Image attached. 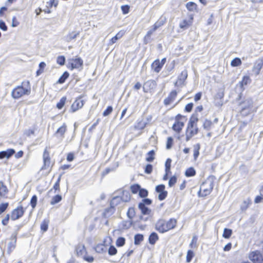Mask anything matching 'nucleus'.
<instances>
[{"label":"nucleus","mask_w":263,"mask_h":263,"mask_svg":"<svg viewBox=\"0 0 263 263\" xmlns=\"http://www.w3.org/2000/svg\"><path fill=\"white\" fill-rule=\"evenodd\" d=\"M215 179L214 176H210L207 179L202 183L200 186V190L198 192V195L199 197H205L211 193L214 187V182Z\"/></svg>","instance_id":"obj_3"},{"label":"nucleus","mask_w":263,"mask_h":263,"mask_svg":"<svg viewBox=\"0 0 263 263\" xmlns=\"http://www.w3.org/2000/svg\"><path fill=\"white\" fill-rule=\"evenodd\" d=\"M157 85L156 82L154 80H149L145 82L143 85V89L145 92L151 91L155 88Z\"/></svg>","instance_id":"obj_10"},{"label":"nucleus","mask_w":263,"mask_h":263,"mask_svg":"<svg viewBox=\"0 0 263 263\" xmlns=\"http://www.w3.org/2000/svg\"><path fill=\"white\" fill-rule=\"evenodd\" d=\"M165 23V21H163L162 20H159V21H158L157 22H156L154 24V25L153 26L156 29H157L158 28L160 27L161 26H162V25H163V24H164Z\"/></svg>","instance_id":"obj_58"},{"label":"nucleus","mask_w":263,"mask_h":263,"mask_svg":"<svg viewBox=\"0 0 263 263\" xmlns=\"http://www.w3.org/2000/svg\"><path fill=\"white\" fill-rule=\"evenodd\" d=\"M138 208L143 215H149L151 213V210L142 203H139Z\"/></svg>","instance_id":"obj_29"},{"label":"nucleus","mask_w":263,"mask_h":263,"mask_svg":"<svg viewBox=\"0 0 263 263\" xmlns=\"http://www.w3.org/2000/svg\"><path fill=\"white\" fill-rule=\"evenodd\" d=\"M141 188L140 185L138 184H135L130 186L131 191L133 194L139 193Z\"/></svg>","instance_id":"obj_42"},{"label":"nucleus","mask_w":263,"mask_h":263,"mask_svg":"<svg viewBox=\"0 0 263 263\" xmlns=\"http://www.w3.org/2000/svg\"><path fill=\"white\" fill-rule=\"evenodd\" d=\"M198 121L197 114H193L191 117L188 122L186 129V141H189L191 138L195 135H197L199 132V129L197 126V122Z\"/></svg>","instance_id":"obj_1"},{"label":"nucleus","mask_w":263,"mask_h":263,"mask_svg":"<svg viewBox=\"0 0 263 263\" xmlns=\"http://www.w3.org/2000/svg\"><path fill=\"white\" fill-rule=\"evenodd\" d=\"M10 241L8 243L7 253L9 255L15 249L17 240V232L12 233L10 238Z\"/></svg>","instance_id":"obj_4"},{"label":"nucleus","mask_w":263,"mask_h":263,"mask_svg":"<svg viewBox=\"0 0 263 263\" xmlns=\"http://www.w3.org/2000/svg\"><path fill=\"white\" fill-rule=\"evenodd\" d=\"M172 160L170 158H167L165 163V171L166 173H170L171 167Z\"/></svg>","instance_id":"obj_47"},{"label":"nucleus","mask_w":263,"mask_h":263,"mask_svg":"<svg viewBox=\"0 0 263 263\" xmlns=\"http://www.w3.org/2000/svg\"><path fill=\"white\" fill-rule=\"evenodd\" d=\"M57 63L61 66H63L65 63V58L64 55H60L57 57Z\"/></svg>","instance_id":"obj_48"},{"label":"nucleus","mask_w":263,"mask_h":263,"mask_svg":"<svg viewBox=\"0 0 263 263\" xmlns=\"http://www.w3.org/2000/svg\"><path fill=\"white\" fill-rule=\"evenodd\" d=\"M113 110V108L111 106H108L107 108L103 111V116L104 117L110 115Z\"/></svg>","instance_id":"obj_56"},{"label":"nucleus","mask_w":263,"mask_h":263,"mask_svg":"<svg viewBox=\"0 0 263 263\" xmlns=\"http://www.w3.org/2000/svg\"><path fill=\"white\" fill-rule=\"evenodd\" d=\"M135 215V210L133 207H130L128 209L127 212V216L129 219L132 220Z\"/></svg>","instance_id":"obj_40"},{"label":"nucleus","mask_w":263,"mask_h":263,"mask_svg":"<svg viewBox=\"0 0 263 263\" xmlns=\"http://www.w3.org/2000/svg\"><path fill=\"white\" fill-rule=\"evenodd\" d=\"M121 10L124 14H127L129 11V6L127 5H123L121 6Z\"/></svg>","instance_id":"obj_64"},{"label":"nucleus","mask_w":263,"mask_h":263,"mask_svg":"<svg viewBox=\"0 0 263 263\" xmlns=\"http://www.w3.org/2000/svg\"><path fill=\"white\" fill-rule=\"evenodd\" d=\"M251 203V200L249 198H248L247 199H245L241 203L240 205V210L242 211L246 210Z\"/></svg>","instance_id":"obj_31"},{"label":"nucleus","mask_w":263,"mask_h":263,"mask_svg":"<svg viewBox=\"0 0 263 263\" xmlns=\"http://www.w3.org/2000/svg\"><path fill=\"white\" fill-rule=\"evenodd\" d=\"M263 66V58H260L258 59L254 64L252 68L253 71H254L256 75L259 74L260 71Z\"/></svg>","instance_id":"obj_13"},{"label":"nucleus","mask_w":263,"mask_h":263,"mask_svg":"<svg viewBox=\"0 0 263 263\" xmlns=\"http://www.w3.org/2000/svg\"><path fill=\"white\" fill-rule=\"evenodd\" d=\"M153 171V165L151 164H147L145 167L144 172L147 174H150Z\"/></svg>","instance_id":"obj_59"},{"label":"nucleus","mask_w":263,"mask_h":263,"mask_svg":"<svg viewBox=\"0 0 263 263\" xmlns=\"http://www.w3.org/2000/svg\"><path fill=\"white\" fill-rule=\"evenodd\" d=\"M48 228V221L44 220L41 224V229L43 232L47 231Z\"/></svg>","instance_id":"obj_51"},{"label":"nucleus","mask_w":263,"mask_h":263,"mask_svg":"<svg viewBox=\"0 0 263 263\" xmlns=\"http://www.w3.org/2000/svg\"><path fill=\"white\" fill-rule=\"evenodd\" d=\"M77 254L78 255H82L83 253H86V249L84 246L79 247L77 250Z\"/></svg>","instance_id":"obj_61"},{"label":"nucleus","mask_w":263,"mask_h":263,"mask_svg":"<svg viewBox=\"0 0 263 263\" xmlns=\"http://www.w3.org/2000/svg\"><path fill=\"white\" fill-rule=\"evenodd\" d=\"M173 143V139L171 137H169L167 139V142L166 144V148L169 149L172 148Z\"/></svg>","instance_id":"obj_54"},{"label":"nucleus","mask_w":263,"mask_h":263,"mask_svg":"<svg viewBox=\"0 0 263 263\" xmlns=\"http://www.w3.org/2000/svg\"><path fill=\"white\" fill-rule=\"evenodd\" d=\"M115 209L112 206L110 205L109 207L106 208L103 213V216L105 218H108L111 216L115 212Z\"/></svg>","instance_id":"obj_24"},{"label":"nucleus","mask_w":263,"mask_h":263,"mask_svg":"<svg viewBox=\"0 0 263 263\" xmlns=\"http://www.w3.org/2000/svg\"><path fill=\"white\" fill-rule=\"evenodd\" d=\"M0 29L3 31H6L8 30L7 26L5 22L2 20H0Z\"/></svg>","instance_id":"obj_62"},{"label":"nucleus","mask_w":263,"mask_h":263,"mask_svg":"<svg viewBox=\"0 0 263 263\" xmlns=\"http://www.w3.org/2000/svg\"><path fill=\"white\" fill-rule=\"evenodd\" d=\"M109 255L112 256L116 254L117 253V249L114 246H110L108 251Z\"/></svg>","instance_id":"obj_55"},{"label":"nucleus","mask_w":263,"mask_h":263,"mask_svg":"<svg viewBox=\"0 0 263 263\" xmlns=\"http://www.w3.org/2000/svg\"><path fill=\"white\" fill-rule=\"evenodd\" d=\"M69 74L67 71H65L59 79L57 83L59 84L64 83L66 80L69 77Z\"/></svg>","instance_id":"obj_35"},{"label":"nucleus","mask_w":263,"mask_h":263,"mask_svg":"<svg viewBox=\"0 0 263 263\" xmlns=\"http://www.w3.org/2000/svg\"><path fill=\"white\" fill-rule=\"evenodd\" d=\"M186 9L190 12H197V5L193 2H189L185 5Z\"/></svg>","instance_id":"obj_25"},{"label":"nucleus","mask_w":263,"mask_h":263,"mask_svg":"<svg viewBox=\"0 0 263 263\" xmlns=\"http://www.w3.org/2000/svg\"><path fill=\"white\" fill-rule=\"evenodd\" d=\"M152 68L156 72L158 73L160 71L162 66L159 63V60L157 59L152 64Z\"/></svg>","instance_id":"obj_22"},{"label":"nucleus","mask_w":263,"mask_h":263,"mask_svg":"<svg viewBox=\"0 0 263 263\" xmlns=\"http://www.w3.org/2000/svg\"><path fill=\"white\" fill-rule=\"evenodd\" d=\"M177 92L176 90H172L168 97L164 100V104L165 105H169L172 102H173L175 98L176 97Z\"/></svg>","instance_id":"obj_16"},{"label":"nucleus","mask_w":263,"mask_h":263,"mask_svg":"<svg viewBox=\"0 0 263 263\" xmlns=\"http://www.w3.org/2000/svg\"><path fill=\"white\" fill-rule=\"evenodd\" d=\"M144 239V236L141 234H136L134 236V243L139 245Z\"/></svg>","instance_id":"obj_32"},{"label":"nucleus","mask_w":263,"mask_h":263,"mask_svg":"<svg viewBox=\"0 0 263 263\" xmlns=\"http://www.w3.org/2000/svg\"><path fill=\"white\" fill-rule=\"evenodd\" d=\"M156 30L157 29H156L153 26L152 28L147 31V33L146 34L144 37V43L145 44H147L152 41V39H151V36Z\"/></svg>","instance_id":"obj_19"},{"label":"nucleus","mask_w":263,"mask_h":263,"mask_svg":"<svg viewBox=\"0 0 263 263\" xmlns=\"http://www.w3.org/2000/svg\"><path fill=\"white\" fill-rule=\"evenodd\" d=\"M195 174H196V171H195V169L192 167H189V168H187L185 172V175L188 177H193V176H195Z\"/></svg>","instance_id":"obj_38"},{"label":"nucleus","mask_w":263,"mask_h":263,"mask_svg":"<svg viewBox=\"0 0 263 263\" xmlns=\"http://www.w3.org/2000/svg\"><path fill=\"white\" fill-rule=\"evenodd\" d=\"M133 224L132 220H124L120 223V228L122 230H127L129 229Z\"/></svg>","instance_id":"obj_23"},{"label":"nucleus","mask_w":263,"mask_h":263,"mask_svg":"<svg viewBox=\"0 0 263 263\" xmlns=\"http://www.w3.org/2000/svg\"><path fill=\"white\" fill-rule=\"evenodd\" d=\"M37 197L36 195H33L30 200V205L32 209H34L36 205Z\"/></svg>","instance_id":"obj_52"},{"label":"nucleus","mask_w":263,"mask_h":263,"mask_svg":"<svg viewBox=\"0 0 263 263\" xmlns=\"http://www.w3.org/2000/svg\"><path fill=\"white\" fill-rule=\"evenodd\" d=\"M249 258L254 263H262L263 256L258 251L252 252L249 254Z\"/></svg>","instance_id":"obj_6"},{"label":"nucleus","mask_w":263,"mask_h":263,"mask_svg":"<svg viewBox=\"0 0 263 263\" xmlns=\"http://www.w3.org/2000/svg\"><path fill=\"white\" fill-rule=\"evenodd\" d=\"M184 125V123L183 122L175 121L172 126V129L177 133H179L181 131Z\"/></svg>","instance_id":"obj_20"},{"label":"nucleus","mask_w":263,"mask_h":263,"mask_svg":"<svg viewBox=\"0 0 263 263\" xmlns=\"http://www.w3.org/2000/svg\"><path fill=\"white\" fill-rule=\"evenodd\" d=\"M187 77V70L184 69L183 70L180 74L178 76L177 80L175 83V86H180L184 85V82Z\"/></svg>","instance_id":"obj_11"},{"label":"nucleus","mask_w":263,"mask_h":263,"mask_svg":"<svg viewBox=\"0 0 263 263\" xmlns=\"http://www.w3.org/2000/svg\"><path fill=\"white\" fill-rule=\"evenodd\" d=\"M67 126L65 123H64L61 127H60L55 133V136L57 137H61L62 138H64V134L66 132Z\"/></svg>","instance_id":"obj_21"},{"label":"nucleus","mask_w":263,"mask_h":263,"mask_svg":"<svg viewBox=\"0 0 263 263\" xmlns=\"http://www.w3.org/2000/svg\"><path fill=\"white\" fill-rule=\"evenodd\" d=\"M80 34V32L73 31L69 33L67 35H66L65 37V40L68 42H70L71 40L76 39L77 36H78Z\"/></svg>","instance_id":"obj_26"},{"label":"nucleus","mask_w":263,"mask_h":263,"mask_svg":"<svg viewBox=\"0 0 263 263\" xmlns=\"http://www.w3.org/2000/svg\"><path fill=\"white\" fill-rule=\"evenodd\" d=\"M155 229L160 233H164L167 232L166 221L160 219L155 224Z\"/></svg>","instance_id":"obj_7"},{"label":"nucleus","mask_w":263,"mask_h":263,"mask_svg":"<svg viewBox=\"0 0 263 263\" xmlns=\"http://www.w3.org/2000/svg\"><path fill=\"white\" fill-rule=\"evenodd\" d=\"M69 68L71 70H73L75 68H79L81 67L83 65V61L80 57H78L74 59H72L71 61L69 62Z\"/></svg>","instance_id":"obj_9"},{"label":"nucleus","mask_w":263,"mask_h":263,"mask_svg":"<svg viewBox=\"0 0 263 263\" xmlns=\"http://www.w3.org/2000/svg\"><path fill=\"white\" fill-rule=\"evenodd\" d=\"M148 193V192L147 190L141 188L139 192V196L141 198H145L147 196Z\"/></svg>","instance_id":"obj_50"},{"label":"nucleus","mask_w":263,"mask_h":263,"mask_svg":"<svg viewBox=\"0 0 263 263\" xmlns=\"http://www.w3.org/2000/svg\"><path fill=\"white\" fill-rule=\"evenodd\" d=\"M232 234V230L230 229L224 228L223 230V233L222 236L226 239H229Z\"/></svg>","instance_id":"obj_36"},{"label":"nucleus","mask_w":263,"mask_h":263,"mask_svg":"<svg viewBox=\"0 0 263 263\" xmlns=\"http://www.w3.org/2000/svg\"><path fill=\"white\" fill-rule=\"evenodd\" d=\"M165 186L163 184H159L156 186L155 191L159 193L158 198L160 201L164 200L167 195V192L165 191Z\"/></svg>","instance_id":"obj_5"},{"label":"nucleus","mask_w":263,"mask_h":263,"mask_svg":"<svg viewBox=\"0 0 263 263\" xmlns=\"http://www.w3.org/2000/svg\"><path fill=\"white\" fill-rule=\"evenodd\" d=\"M213 125L212 122L211 120L206 119L203 124V127L204 129L206 130H210Z\"/></svg>","instance_id":"obj_37"},{"label":"nucleus","mask_w":263,"mask_h":263,"mask_svg":"<svg viewBox=\"0 0 263 263\" xmlns=\"http://www.w3.org/2000/svg\"><path fill=\"white\" fill-rule=\"evenodd\" d=\"M159 239L158 234L156 232H152L149 236L148 242L151 245H154Z\"/></svg>","instance_id":"obj_27"},{"label":"nucleus","mask_w":263,"mask_h":263,"mask_svg":"<svg viewBox=\"0 0 263 263\" xmlns=\"http://www.w3.org/2000/svg\"><path fill=\"white\" fill-rule=\"evenodd\" d=\"M251 82V79L249 76H244L241 80L239 82L240 86L242 89V90H244V88H243L244 85H247L248 84L250 83Z\"/></svg>","instance_id":"obj_33"},{"label":"nucleus","mask_w":263,"mask_h":263,"mask_svg":"<svg viewBox=\"0 0 263 263\" xmlns=\"http://www.w3.org/2000/svg\"><path fill=\"white\" fill-rule=\"evenodd\" d=\"M177 177L175 176L171 177L168 181V186L172 187L177 182Z\"/></svg>","instance_id":"obj_57"},{"label":"nucleus","mask_w":263,"mask_h":263,"mask_svg":"<svg viewBox=\"0 0 263 263\" xmlns=\"http://www.w3.org/2000/svg\"><path fill=\"white\" fill-rule=\"evenodd\" d=\"M240 114L242 116H246L250 114L251 108H241Z\"/></svg>","instance_id":"obj_60"},{"label":"nucleus","mask_w":263,"mask_h":263,"mask_svg":"<svg viewBox=\"0 0 263 263\" xmlns=\"http://www.w3.org/2000/svg\"><path fill=\"white\" fill-rule=\"evenodd\" d=\"M198 240V237L197 236L194 235L193 236L192 241L191 243H190V246L192 248H197V242Z\"/></svg>","instance_id":"obj_49"},{"label":"nucleus","mask_w":263,"mask_h":263,"mask_svg":"<svg viewBox=\"0 0 263 263\" xmlns=\"http://www.w3.org/2000/svg\"><path fill=\"white\" fill-rule=\"evenodd\" d=\"M194 256V252L191 250H188L186 256V261L187 262H190Z\"/></svg>","instance_id":"obj_44"},{"label":"nucleus","mask_w":263,"mask_h":263,"mask_svg":"<svg viewBox=\"0 0 263 263\" xmlns=\"http://www.w3.org/2000/svg\"><path fill=\"white\" fill-rule=\"evenodd\" d=\"M253 104V100L250 98L246 99L243 101L239 103V106L241 108H251Z\"/></svg>","instance_id":"obj_18"},{"label":"nucleus","mask_w":263,"mask_h":263,"mask_svg":"<svg viewBox=\"0 0 263 263\" xmlns=\"http://www.w3.org/2000/svg\"><path fill=\"white\" fill-rule=\"evenodd\" d=\"M43 157L44 166L42 167V169H47L50 166V158L49 157V153L47 151L46 148L44 150Z\"/></svg>","instance_id":"obj_14"},{"label":"nucleus","mask_w":263,"mask_h":263,"mask_svg":"<svg viewBox=\"0 0 263 263\" xmlns=\"http://www.w3.org/2000/svg\"><path fill=\"white\" fill-rule=\"evenodd\" d=\"M193 105V103H189L187 104L185 106L184 111L187 112H191L192 110Z\"/></svg>","instance_id":"obj_63"},{"label":"nucleus","mask_w":263,"mask_h":263,"mask_svg":"<svg viewBox=\"0 0 263 263\" xmlns=\"http://www.w3.org/2000/svg\"><path fill=\"white\" fill-rule=\"evenodd\" d=\"M120 196L122 202H127L130 200V194L129 191L126 190H120L117 192Z\"/></svg>","instance_id":"obj_12"},{"label":"nucleus","mask_w":263,"mask_h":263,"mask_svg":"<svg viewBox=\"0 0 263 263\" xmlns=\"http://www.w3.org/2000/svg\"><path fill=\"white\" fill-rule=\"evenodd\" d=\"M95 251L98 253H103L106 252V247L103 244H98L95 248Z\"/></svg>","instance_id":"obj_34"},{"label":"nucleus","mask_w":263,"mask_h":263,"mask_svg":"<svg viewBox=\"0 0 263 263\" xmlns=\"http://www.w3.org/2000/svg\"><path fill=\"white\" fill-rule=\"evenodd\" d=\"M242 62L240 58H235L231 62L232 67H237L241 64Z\"/></svg>","instance_id":"obj_41"},{"label":"nucleus","mask_w":263,"mask_h":263,"mask_svg":"<svg viewBox=\"0 0 263 263\" xmlns=\"http://www.w3.org/2000/svg\"><path fill=\"white\" fill-rule=\"evenodd\" d=\"M9 206V203H2L0 204V215L4 213L8 208Z\"/></svg>","instance_id":"obj_53"},{"label":"nucleus","mask_w":263,"mask_h":263,"mask_svg":"<svg viewBox=\"0 0 263 263\" xmlns=\"http://www.w3.org/2000/svg\"><path fill=\"white\" fill-rule=\"evenodd\" d=\"M66 101V97H63L62 98H61L60 101L57 104V107L59 109H62L63 107L64 106Z\"/></svg>","instance_id":"obj_43"},{"label":"nucleus","mask_w":263,"mask_h":263,"mask_svg":"<svg viewBox=\"0 0 263 263\" xmlns=\"http://www.w3.org/2000/svg\"><path fill=\"white\" fill-rule=\"evenodd\" d=\"M148 157L146 158L147 162H151L154 160L155 151L154 150L150 151L147 153Z\"/></svg>","instance_id":"obj_46"},{"label":"nucleus","mask_w":263,"mask_h":263,"mask_svg":"<svg viewBox=\"0 0 263 263\" xmlns=\"http://www.w3.org/2000/svg\"><path fill=\"white\" fill-rule=\"evenodd\" d=\"M167 231L174 229L176 227V220L175 219L171 218L167 221H166Z\"/></svg>","instance_id":"obj_30"},{"label":"nucleus","mask_w":263,"mask_h":263,"mask_svg":"<svg viewBox=\"0 0 263 263\" xmlns=\"http://www.w3.org/2000/svg\"><path fill=\"white\" fill-rule=\"evenodd\" d=\"M31 92V86L29 81H23L22 85L14 88L11 92L13 98L17 99L24 95H29Z\"/></svg>","instance_id":"obj_2"},{"label":"nucleus","mask_w":263,"mask_h":263,"mask_svg":"<svg viewBox=\"0 0 263 263\" xmlns=\"http://www.w3.org/2000/svg\"><path fill=\"white\" fill-rule=\"evenodd\" d=\"M125 239L123 237H119L116 241V246L118 247H121L124 245Z\"/></svg>","instance_id":"obj_45"},{"label":"nucleus","mask_w":263,"mask_h":263,"mask_svg":"<svg viewBox=\"0 0 263 263\" xmlns=\"http://www.w3.org/2000/svg\"><path fill=\"white\" fill-rule=\"evenodd\" d=\"M15 153V150L12 148H9L6 151L0 152V159L4 158L9 159Z\"/></svg>","instance_id":"obj_15"},{"label":"nucleus","mask_w":263,"mask_h":263,"mask_svg":"<svg viewBox=\"0 0 263 263\" xmlns=\"http://www.w3.org/2000/svg\"><path fill=\"white\" fill-rule=\"evenodd\" d=\"M24 210L22 206H18L14 209L12 212L10 218L12 220H15L21 218L24 214Z\"/></svg>","instance_id":"obj_8"},{"label":"nucleus","mask_w":263,"mask_h":263,"mask_svg":"<svg viewBox=\"0 0 263 263\" xmlns=\"http://www.w3.org/2000/svg\"><path fill=\"white\" fill-rule=\"evenodd\" d=\"M121 201L122 200H121L120 196L119 195L115 196L110 201V205L115 208V207L119 204Z\"/></svg>","instance_id":"obj_28"},{"label":"nucleus","mask_w":263,"mask_h":263,"mask_svg":"<svg viewBox=\"0 0 263 263\" xmlns=\"http://www.w3.org/2000/svg\"><path fill=\"white\" fill-rule=\"evenodd\" d=\"M83 101L81 99H77L72 104L71 106V110L72 112H74L78 110L79 108H81L83 106Z\"/></svg>","instance_id":"obj_17"},{"label":"nucleus","mask_w":263,"mask_h":263,"mask_svg":"<svg viewBox=\"0 0 263 263\" xmlns=\"http://www.w3.org/2000/svg\"><path fill=\"white\" fill-rule=\"evenodd\" d=\"M62 196L60 195H57L53 196L50 201L51 205H54L62 200Z\"/></svg>","instance_id":"obj_39"}]
</instances>
